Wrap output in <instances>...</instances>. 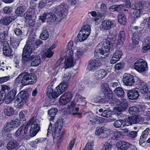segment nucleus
<instances>
[{"label": "nucleus", "mask_w": 150, "mask_h": 150, "mask_svg": "<svg viewBox=\"0 0 150 150\" xmlns=\"http://www.w3.org/2000/svg\"><path fill=\"white\" fill-rule=\"evenodd\" d=\"M110 129H108L104 127L103 131L102 132V135L100 137L103 138H105L108 137L110 134Z\"/></svg>", "instance_id": "obj_51"}, {"label": "nucleus", "mask_w": 150, "mask_h": 150, "mask_svg": "<svg viewBox=\"0 0 150 150\" xmlns=\"http://www.w3.org/2000/svg\"><path fill=\"white\" fill-rule=\"evenodd\" d=\"M17 146V142L14 140L9 142L6 145V148L8 150H11L14 149Z\"/></svg>", "instance_id": "obj_42"}, {"label": "nucleus", "mask_w": 150, "mask_h": 150, "mask_svg": "<svg viewBox=\"0 0 150 150\" xmlns=\"http://www.w3.org/2000/svg\"><path fill=\"white\" fill-rule=\"evenodd\" d=\"M8 35L7 32L0 33V42H5L4 40L8 37Z\"/></svg>", "instance_id": "obj_53"}, {"label": "nucleus", "mask_w": 150, "mask_h": 150, "mask_svg": "<svg viewBox=\"0 0 150 150\" xmlns=\"http://www.w3.org/2000/svg\"><path fill=\"white\" fill-rule=\"evenodd\" d=\"M57 112V110L55 108H51L48 112V114L50 116V121H53L54 117Z\"/></svg>", "instance_id": "obj_38"}, {"label": "nucleus", "mask_w": 150, "mask_h": 150, "mask_svg": "<svg viewBox=\"0 0 150 150\" xmlns=\"http://www.w3.org/2000/svg\"><path fill=\"white\" fill-rule=\"evenodd\" d=\"M17 93V91L15 89H13L9 92L7 94L13 99L15 98Z\"/></svg>", "instance_id": "obj_63"}, {"label": "nucleus", "mask_w": 150, "mask_h": 150, "mask_svg": "<svg viewBox=\"0 0 150 150\" xmlns=\"http://www.w3.org/2000/svg\"><path fill=\"white\" fill-rule=\"evenodd\" d=\"M98 111L99 112L102 113L101 114L99 115L103 117H110L111 115L112 111L109 110H104L102 108L100 109Z\"/></svg>", "instance_id": "obj_31"}, {"label": "nucleus", "mask_w": 150, "mask_h": 150, "mask_svg": "<svg viewBox=\"0 0 150 150\" xmlns=\"http://www.w3.org/2000/svg\"><path fill=\"white\" fill-rule=\"evenodd\" d=\"M54 12L57 14V16L64 18L67 14L68 8L67 5L64 4H62L54 8Z\"/></svg>", "instance_id": "obj_7"}, {"label": "nucleus", "mask_w": 150, "mask_h": 150, "mask_svg": "<svg viewBox=\"0 0 150 150\" xmlns=\"http://www.w3.org/2000/svg\"><path fill=\"white\" fill-rule=\"evenodd\" d=\"M24 7L23 6H20L18 7L15 10V13L18 16L23 13L25 11Z\"/></svg>", "instance_id": "obj_54"}, {"label": "nucleus", "mask_w": 150, "mask_h": 150, "mask_svg": "<svg viewBox=\"0 0 150 150\" xmlns=\"http://www.w3.org/2000/svg\"><path fill=\"white\" fill-rule=\"evenodd\" d=\"M114 91L117 96L119 97L123 96L125 93L123 89L120 87L116 88Z\"/></svg>", "instance_id": "obj_46"}, {"label": "nucleus", "mask_w": 150, "mask_h": 150, "mask_svg": "<svg viewBox=\"0 0 150 150\" xmlns=\"http://www.w3.org/2000/svg\"><path fill=\"white\" fill-rule=\"evenodd\" d=\"M117 147L121 150H127L130 148L132 145L124 141H120L116 144Z\"/></svg>", "instance_id": "obj_15"}, {"label": "nucleus", "mask_w": 150, "mask_h": 150, "mask_svg": "<svg viewBox=\"0 0 150 150\" xmlns=\"http://www.w3.org/2000/svg\"><path fill=\"white\" fill-rule=\"evenodd\" d=\"M73 97V95L70 92L65 93L60 97L59 103L61 104L65 105L70 101Z\"/></svg>", "instance_id": "obj_12"}, {"label": "nucleus", "mask_w": 150, "mask_h": 150, "mask_svg": "<svg viewBox=\"0 0 150 150\" xmlns=\"http://www.w3.org/2000/svg\"><path fill=\"white\" fill-rule=\"evenodd\" d=\"M142 120L141 117L140 116H134L129 117L126 119V121L128 124L132 125L138 123Z\"/></svg>", "instance_id": "obj_23"}, {"label": "nucleus", "mask_w": 150, "mask_h": 150, "mask_svg": "<svg viewBox=\"0 0 150 150\" xmlns=\"http://www.w3.org/2000/svg\"><path fill=\"white\" fill-rule=\"evenodd\" d=\"M23 126L21 125L16 132L14 136L16 137H18L21 134V132L23 131Z\"/></svg>", "instance_id": "obj_62"}, {"label": "nucleus", "mask_w": 150, "mask_h": 150, "mask_svg": "<svg viewBox=\"0 0 150 150\" xmlns=\"http://www.w3.org/2000/svg\"><path fill=\"white\" fill-rule=\"evenodd\" d=\"M12 8L11 6H5L3 8L4 13L6 14L10 13L12 11Z\"/></svg>", "instance_id": "obj_59"}, {"label": "nucleus", "mask_w": 150, "mask_h": 150, "mask_svg": "<svg viewBox=\"0 0 150 150\" xmlns=\"http://www.w3.org/2000/svg\"><path fill=\"white\" fill-rule=\"evenodd\" d=\"M91 31V28L89 25H84L79 32L77 37V40L80 42L84 40L88 37Z\"/></svg>", "instance_id": "obj_4"}, {"label": "nucleus", "mask_w": 150, "mask_h": 150, "mask_svg": "<svg viewBox=\"0 0 150 150\" xmlns=\"http://www.w3.org/2000/svg\"><path fill=\"white\" fill-rule=\"evenodd\" d=\"M33 13H29L28 11L25 12L24 14V17L26 20H30L33 18L34 17Z\"/></svg>", "instance_id": "obj_52"}, {"label": "nucleus", "mask_w": 150, "mask_h": 150, "mask_svg": "<svg viewBox=\"0 0 150 150\" xmlns=\"http://www.w3.org/2000/svg\"><path fill=\"white\" fill-rule=\"evenodd\" d=\"M113 25V21L110 20H105L102 21L101 27L103 29L108 30L110 29Z\"/></svg>", "instance_id": "obj_25"}, {"label": "nucleus", "mask_w": 150, "mask_h": 150, "mask_svg": "<svg viewBox=\"0 0 150 150\" xmlns=\"http://www.w3.org/2000/svg\"><path fill=\"white\" fill-rule=\"evenodd\" d=\"M110 45L108 42L106 40L100 42L98 44V47L100 48L102 50L105 52L104 54H108L110 50Z\"/></svg>", "instance_id": "obj_14"}, {"label": "nucleus", "mask_w": 150, "mask_h": 150, "mask_svg": "<svg viewBox=\"0 0 150 150\" xmlns=\"http://www.w3.org/2000/svg\"><path fill=\"white\" fill-rule=\"evenodd\" d=\"M54 9L53 10L52 12H50L47 13V21H57V14L55 13V12H54Z\"/></svg>", "instance_id": "obj_28"}, {"label": "nucleus", "mask_w": 150, "mask_h": 150, "mask_svg": "<svg viewBox=\"0 0 150 150\" xmlns=\"http://www.w3.org/2000/svg\"><path fill=\"white\" fill-rule=\"evenodd\" d=\"M3 51L4 54L6 56L10 57L12 56V51L9 46V44L6 42H5L3 44Z\"/></svg>", "instance_id": "obj_17"}, {"label": "nucleus", "mask_w": 150, "mask_h": 150, "mask_svg": "<svg viewBox=\"0 0 150 150\" xmlns=\"http://www.w3.org/2000/svg\"><path fill=\"white\" fill-rule=\"evenodd\" d=\"M111 145L109 143L106 142L102 149V150H110Z\"/></svg>", "instance_id": "obj_64"}, {"label": "nucleus", "mask_w": 150, "mask_h": 150, "mask_svg": "<svg viewBox=\"0 0 150 150\" xmlns=\"http://www.w3.org/2000/svg\"><path fill=\"white\" fill-rule=\"evenodd\" d=\"M23 39L16 38L14 36H10V42L11 45L13 48L16 49L19 45L20 42Z\"/></svg>", "instance_id": "obj_22"}, {"label": "nucleus", "mask_w": 150, "mask_h": 150, "mask_svg": "<svg viewBox=\"0 0 150 150\" xmlns=\"http://www.w3.org/2000/svg\"><path fill=\"white\" fill-rule=\"evenodd\" d=\"M93 143L92 142H88L83 150H93Z\"/></svg>", "instance_id": "obj_58"}, {"label": "nucleus", "mask_w": 150, "mask_h": 150, "mask_svg": "<svg viewBox=\"0 0 150 150\" xmlns=\"http://www.w3.org/2000/svg\"><path fill=\"white\" fill-rule=\"evenodd\" d=\"M13 20V18L11 16L7 17L2 18L0 21V23L3 25H9Z\"/></svg>", "instance_id": "obj_36"}, {"label": "nucleus", "mask_w": 150, "mask_h": 150, "mask_svg": "<svg viewBox=\"0 0 150 150\" xmlns=\"http://www.w3.org/2000/svg\"><path fill=\"white\" fill-rule=\"evenodd\" d=\"M64 124V120L60 118L57 121L54 125V129L52 131V134L54 138H57L61 132L62 128Z\"/></svg>", "instance_id": "obj_5"}, {"label": "nucleus", "mask_w": 150, "mask_h": 150, "mask_svg": "<svg viewBox=\"0 0 150 150\" xmlns=\"http://www.w3.org/2000/svg\"><path fill=\"white\" fill-rule=\"evenodd\" d=\"M46 94L48 97L50 99H55L58 97L56 91H54L50 86H48L47 88Z\"/></svg>", "instance_id": "obj_24"}, {"label": "nucleus", "mask_w": 150, "mask_h": 150, "mask_svg": "<svg viewBox=\"0 0 150 150\" xmlns=\"http://www.w3.org/2000/svg\"><path fill=\"white\" fill-rule=\"evenodd\" d=\"M149 132L150 129L149 128H147L144 131L142 132V134L140 137V140L142 141L146 139L148 137Z\"/></svg>", "instance_id": "obj_45"}, {"label": "nucleus", "mask_w": 150, "mask_h": 150, "mask_svg": "<svg viewBox=\"0 0 150 150\" xmlns=\"http://www.w3.org/2000/svg\"><path fill=\"white\" fill-rule=\"evenodd\" d=\"M13 31L18 38L23 39L24 36V33L20 28H15L13 29Z\"/></svg>", "instance_id": "obj_41"}, {"label": "nucleus", "mask_w": 150, "mask_h": 150, "mask_svg": "<svg viewBox=\"0 0 150 150\" xmlns=\"http://www.w3.org/2000/svg\"><path fill=\"white\" fill-rule=\"evenodd\" d=\"M86 52V49L83 47L79 48L76 51L75 54L76 57L78 58L81 57Z\"/></svg>", "instance_id": "obj_43"}, {"label": "nucleus", "mask_w": 150, "mask_h": 150, "mask_svg": "<svg viewBox=\"0 0 150 150\" xmlns=\"http://www.w3.org/2000/svg\"><path fill=\"white\" fill-rule=\"evenodd\" d=\"M134 7H135L134 6ZM134 8L135 9L134 11L133 12L134 15L133 17V20L134 21L135 19L140 17V15L141 14V9H139L138 8H135L134 7Z\"/></svg>", "instance_id": "obj_47"}, {"label": "nucleus", "mask_w": 150, "mask_h": 150, "mask_svg": "<svg viewBox=\"0 0 150 150\" xmlns=\"http://www.w3.org/2000/svg\"><path fill=\"white\" fill-rule=\"evenodd\" d=\"M142 33L140 31H135L133 34L132 37V43L134 45H137L140 40V38L142 36Z\"/></svg>", "instance_id": "obj_19"}, {"label": "nucleus", "mask_w": 150, "mask_h": 150, "mask_svg": "<svg viewBox=\"0 0 150 150\" xmlns=\"http://www.w3.org/2000/svg\"><path fill=\"white\" fill-rule=\"evenodd\" d=\"M31 66L32 67L37 66L39 65L41 63L40 58L39 56H31Z\"/></svg>", "instance_id": "obj_27"}, {"label": "nucleus", "mask_w": 150, "mask_h": 150, "mask_svg": "<svg viewBox=\"0 0 150 150\" xmlns=\"http://www.w3.org/2000/svg\"><path fill=\"white\" fill-rule=\"evenodd\" d=\"M107 74V72L104 70L100 69L97 71L95 74V76L98 80H101L105 77Z\"/></svg>", "instance_id": "obj_29"}, {"label": "nucleus", "mask_w": 150, "mask_h": 150, "mask_svg": "<svg viewBox=\"0 0 150 150\" xmlns=\"http://www.w3.org/2000/svg\"><path fill=\"white\" fill-rule=\"evenodd\" d=\"M134 67L136 70L140 73L145 72L148 69L147 63L142 59L136 61L134 63Z\"/></svg>", "instance_id": "obj_6"}, {"label": "nucleus", "mask_w": 150, "mask_h": 150, "mask_svg": "<svg viewBox=\"0 0 150 150\" xmlns=\"http://www.w3.org/2000/svg\"><path fill=\"white\" fill-rule=\"evenodd\" d=\"M125 38V34L124 31H120L119 35L117 40V44L122 45L124 42Z\"/></svg>", "instance_id": "obj_33"}, {"label": "nucleus", "mask_w": 150, "mask_h": 150, "mask_svg": "<svg viewBox=\"0 0 150 150\" xmlns=\"http://www.w3.org/2000/svg\"><path fill=\"white\" fill-rule=\"evenodd\" d=\"M124 121L123 120H117L115 121L113 124V126L116 128L121 127Z\"/></svg>", "instance_id": "obj_55"}, {"label": "nucleus", "mask_w": 150, "mask_h": 150, "mask_svg": "<svg viewBox=\"0 0 150 150\" xmlns=\"http://www.w3.org/2000/svg\"><path fill=\"white\" fill-rule=\"evenodd\" d=\"M28 98V92L25 91H21L17 95L16 98H19L20 100H27Z\"/></svg>", "instance_id": "obj_32"}, {"label": "nucleus", "mask_w": 150, "mask_h": 150, "mask_svg": "<svg viewBox=\"0 0 150 150\" xmlns=\"http://www.w3.org/2000/svg\"><path fill=\"white\" fill-rule=\"evenodd\" d=\"M127 94L129 99L132 100L136 99L139 96L138 91L134 89L128 91Z\"/></svg>", "instance_id": "obj_21"}, {"label": "nucleus", "mask_w": 150, "mask_h": 150, "mask_svg": "<svg viewBox=\"0 0 150 150\" xmlns=\"http://www.w3.org/2000/svg\"><path fill=\"white\" fill-rule=\"evenodd\" d=\"M104 53H105L104 51L102 50L100 48H99L97 47L94 52V56L96 59H104L105 57H103L102 56H106L108 54L106 53V54H105Z\"/></svg>", "instance_id": "obj_20"}, {"label": "nucleus", "mask_w": 150, "mask_h": 150, "mask_svg": "<svg viewBox=\"0 0 150 150\" xmlns=\"http://www.w3.org/2000/svg\"><path fill=\"white\" fill-rule=\"evenodd\" d=\"M138 108L134 106L130 107L129 109V112L131 115H135L139 112Z\"/></svg>", "instance_id": "obj_48"}, {"label": "nucleus", "mask_w": 150, "mask_h": 150, "mask_svg": "<svg viewBox=\"0 0 150 150\" xmlns=\"http://www.w3.org/2000/svg\"><path fill=\"white\" fill-rule=\"evenodd\" d=\"M122 80L123 83L126 86H132L135 82L133 76L129 74H125Z\"/></svg>", "instance_id": "obj_10"}, {"label": "nucleus", "mask_w": 150, "mask_h": 150, "mask_svg": "<svg viewBox=\"0 0 150 150\" xmlns=\"http://www.w3.org/2000/svg\"><path fill=\"white\" fill-rule=\"evenodd\" d=\"M124 6L125 5L123 4L119 5H114L110 6L109 8V10L112 11H119L122 10Z\"/></svg>", "instance_id": "obj_37"}, {"label": "nucleus", "mask_w": 150, "mask_h": 150, "mask_svg": "<svg viewBox=\"0 0 150 150\" xmlns=\"http://www.w3.org/2000/svg\"><path fill=\"white\" fill-rule=\"evenodd\" d=\"M67 87L68 85L67 82H62L57 87L56 92L58 97L67 90Z\"/></svg>", "instance_id": "obj_16"}, {"label": "nucleus", "mask_w": 150, "mask_h": 150, "mask_svg": "<svg viewBox=\"0 0 150 150\" xmlns=\"http://www.w3.org/2000/svg\"><path fill=\"white\" fill-rule=\"evenodd\" d=\"M74 61L72 57H67L65 59V64L67 68L72 67L74 66Z\"/></svg>", "instance_id": "obj_35"}, {"label": "nucleus", "mask_w": 150, "mask_h": 150, "mask_svg": "<svg viewBox=\"0 0 150 150\" xmlns=\"http://www.w3.org/2000/svg\"><path fill=\"white\" fill-rule=\"evenodd\" d=\"M113 111L115 114L118 117L121 114L122 112L123 111V110H122V109H121V108L119 106L118 107L114 108Z\"/></svg>", "instance_id": "obj_57"}, {"label": "nucleus", "mask_w": 150, "mask_h": 150, "mask_svg": "<svg viewBox=\"0 0 150 150\" xmlns=\"http://www.w3.org/2000/svg\"><path fill=\"white\" fill-rule=\"evenodd\" d=\"M150 6V1L149 0H142L139 3H136L134 6L135 8L145 9Z\"/></svg>", "instance_id": "obj_13"}, {"label": "nucleus", "mask_w": 150, "mask_h": 150, "mask_svg": "<svg viewBox=\"0 0 150 150\" xmlns=\"http://www.w3.org/2000/svg\"><path fill=\"white\" fill-rule=\"evenodd\" d=\"M5 114L8 116H11L14 114V110L11 106H6L4 109Z\"/></svg>", "instance_id": "obj_34"}, {"label": "nucleus", "mask_w": 150, "mask_h": 150, "mask_svg": "<svg viewBox=\"0 0 150 150\" xmlns=\"http://www.w3.org/2000/svg\"><path fill=\"white\" fill-rule=\"evenodd\" d=\"M104 127H97L96 129L95 134L97 135L100 136L102 135V132L103 131Z\"/></svg>", "instance_id": "obj_60"}, {"label": "nucleus", "mask_w": 150, "mask_h": 150, "mask_svg": "<svg viewBox=\"0 0 150 150\" xmlns=\"http://www.w3.org/2000/svg\"><path fill=\"white\" fill-rule=\"evenodd\" d=\"M40 38L42 40H46L49 38V33L45 28H44L41 33Z\"/></svg>", "instance_id": "obj_44"}, {"label": "nucleus", "mask_w": 150, "mask_h": 150, "mask_svg": "<svg viewBox=\"0 0 150 150\" xmlns=\"http://www.w3.org/2000/svg\"><path fill=\"white\" fill-rule=\"evenodd\" d=\"M32 52L28 50H23L22 54V62L23 63L31 61V57H30Z\"/></svg>", "instance_id": "obj_18"}, {"label": "nucleus", "mask_w": 150, "mask_h": 150, "mask_svg": "<svg viewBox=\"0 0 150 150\" xmlns=\"http://www.w3.org/2000/svg\"><path fill=\"white\" fill-rule=\"evenodd\" d=\"M106 40L110 45H112L114 43L115 41L116 40V39L114 35H109L107 39Z\"/></svg>", "instance_id": "obj_50"}, {"label": "nucleus", "mask_w": 150, "mask_h": 150, "mask_svg": "<svg viewBox=\"0 0 150 150\" xmlns=\"http://www.w3.org/2000/svg\"><path fill=\"white\" fill-rule=\"evenodd\" d=\"M13 100V99L11 98V97L10 96H9L7 94L6 95H5H5L4 100L5 103L6 104H9Z\"/></svg>", "instance_id": "obj_61"}, {"label": "nucleus", "mask_w": 150, "mask_h": 150, "mask_svg": "<svg viewBox=\"0 0 150 150\" xmlns=\"http://www.w3.org/2000/svg\"><path fill=\"white\" fill-rule=\"evenodd\" d=\"M122 52L121 51H117L114 54L110 60V62L112 64H113L118 61L121 57Z\"/></svg>", "instance_id": "obj_26"}, {"label": "nucleus", "mask_w": 150, "mask_h": 150, "mask_svg": "<svg viewBox=\"0 0 150 150\" xmlns=\"http://www.w3.org/2000/svg\"><path fill=\"white\" fill-rule=\"evenodd\" d=\"M101 91L104 94H106L110 89L108 85L106 83L103 84L101 86Z\"/></svg>", "instance_id": "obj_49"}, {"label": "nucleus", "mask_w": 150, "mask_h": 150, "mask_svg": "<svg viewBox=\"0 0 150 150\" xmlns=\"http://www.w3.org/2000/svg\"><path fill=\"white\" fill-rule=\"evenodd\" d=\"M89 62L88 68L89 70L92 71L97 70L102 65L101 62L97 60H90Z\"/></svg>", "instance_id": "obj_11"}, {"label": "nucleus", "mask_w": 150, "mask_h": 150, "mask_svg": "<svg viewBox=\"0 0 150 150\" xmlns=\"http://www.w3.org/2000/svg\"><path fill=\"white\" fill-rule=\"evenodd\" d=\"M35 38L33 37H28L26 41V45L24 47L23 49L33 52V51L37 48L35 45Z\"/></svg>", "instance_id": "obj_9"}, {"label": "nucleus", "mask_w": 150, "mask_h": 150, "mask_svg": "<svg viewBox=\"0 0 150 150\" xmlns=\"http://www.w3.org/2000/svg\"><path fill=\"white\" fill-rule=\"evenodd\" d=\"M30 123V133L31 137L35 136L40 129V121L36 117H33L28 122Z\"/></svg>", "instance_id": "obj_3"}, {"label": "nucleus", "mask_w": 150, "mask_h": 150, "mask_svg": "<svg viewBox=\"0 0 150 150\" xmlns=\"http://www.w3.org/2000/svg\"><path fill=\"white\" fill-rule=\"evenodd\" d=\"M113 93L112 91L110 90L108 92H106V94H104L105 97L108 100H111L112 99L113 96Z\"/></svg>", "instance_id": "obj_56"}, {"label": "nucleus", "mask_w": 150, "mask_h": 150, "mask_svg": "<svg viewBox=\"0 0 150 150\" xmlns=\"http://www.w3.org/2000/svg\"><path fill=\"white\" fill-rule=\"evenodd\" d=\"M21 124L20 120L18 119H16L14 120H12L4 126V129L6 132H9L17 128Z\"/></svg>", "instance_id": "obj_8"}, {"label": "nucleus", "mask_w": 150, "mask_h": 150, "mask_svg": "<svg viewBox=\"0 0 150 150\" xmlns=\"http://www.w3.org/2000/svg\"><path fill=\"white\" fill-rule=\"evenodd\" d=\"M118 22L121 24L125 25L127 21L125 16L123 13H119L118 15Z\"/></svg>", "instance_id": "obj_40"}, {"label": "nucleus", "mask_w": 150, "mask_h": 150, "mask_svg": "<svg viewBox=\"0 0 150 150\" xmlns=\"http://www.w3.org/2000/svg\"><path fill=\"white\" fill-rule=\"evenodd\" d=\"M85 99V98L81 96L77 93L75 96L74 100L72 102L69 108L70 112L69 114L73 115H79V113L74 112L78 111L79 109V108L75 107V106L77 104V105H85L86 104V102Z\"/></svg>", "instance_id": "obj_2"}, {"label": "nucleus", "mask_w": 150, "mask_h": 150, "mask_svg": "<svg viewBox=\"0 0 150 150\" xmlns=\"http://www.w3.org/2000/svg\"><path fill=\"white\" fill-rule=\"evenodd\" d=\"M27 100H20L19 98H16L15 103L17 104L16 107L17 108H23V105L26 104Z\"/></svg>", "instance_id": "obj_39"}, {"label": "nucleus", "mask_w": 150, "mask_h": 150, "mask_svg": "<svg viewBox=\"0 0 150 150\" xmlns=\"http://www.w3.org/2000/svg\"><path fill=\"white\" fill-rule=\"evenodd\" d=\"M36 76L34 74L24 72L21 73L16 79L15 84L18 86H25L33 84L37 80Z\"/></svg>", "instance_id": "obj_1"}, {"label": "nucleus", "mask_w": 150, "mask_h": 150, "mask_svg": "<svg viewBox=\"0 0 150 150\" xmlns=\"http://www.w3.org/2000/svg\"><path fill=\"white\" fill-rule=\"evenodd\" d=\"M88 113L87 116V119L89 121L90 123L93 125L97 124V116H94L91 112Z\"/></svg>", "instance_id": "obj_30"}]
</instances>
